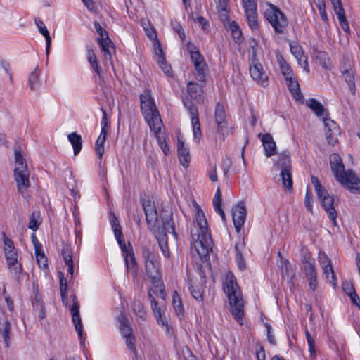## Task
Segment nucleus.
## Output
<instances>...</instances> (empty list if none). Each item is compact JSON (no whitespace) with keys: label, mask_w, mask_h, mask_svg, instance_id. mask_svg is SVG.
<instances>
[{"label":"nucleus","mask_w":360,"mask_h":360,"mask_svg":"<svg viewBox=\"0 0 360 360\" xmlns=\"http://www.w3.org/2000/svg\"><path fill=\"white\" fill-rule=\"evenodd\" d=\"M195 224L191 232L194 247L200 257H206L212 249L213 242L205 214L198 206L196 208Z\"/></svg>","instance_id":"nucleus-1"},{"label":"nucleus","mask_w":360,"mask_h":360,"mask_svg":"<svg viewBox=\"0 0 360 360\" xmlns=\"http://www.w3.org/2000/svg\"><path fill=\"white\" fill-rule=\"evenodd\" d=\"M224 290L227 295L229 310L234 319L240 324H243L244 301L241 290L234 275L229 272L224 281Z\"/></svg>","instance_id":"nucleus-2"},{"label":"nucleus","mask_w":360,"mask_h":360,"mask_svg":"<svg viewBox=\"0 0 360 360\" xmlns=\"http://www.w3.org/2000/svg\"><path fill=\"white\" fill-rule=\"evenodd\" d=\"M330 164L337 181L352 193H360V180L352 171L345 170L344 165L339 155L332 154L330 156Z\"/></svg>","instance_id":"nucleus-3"},{"label":"nucleus","mask_w":360,"mask_h":360,"mask_svg":"<svg viewBox=\"0 0 360 360\" xmlns=\"http://www.w3.org/2000/svg\"><path fill=\"white\" fill-rule=\"evenodd\" d=\"M140 101L143 116L149 125L150 129L158 131L160 127H163V123L150 92L146 91L143 94H141Z\"/></svg>","instance_id":"nucleus-4"},{"label":"nucleus","mask_w":360,"mask_h":360,"mask_svg":"<svg viewBox=\"0 0 360 360\" xmlns=\"http://www.w3.org/2000/svg\"><path fill=\"white\" fill-rule=\"evenodd\" d=\"M142 254L145 260L146 274L150 278L155 288L159 291L160 297L165 299L164 285L160 279V264L155 255L148 248H143Z\"/></svg>","instance_id":"nucleus-5"},{"label":"nucleus","mask_w":360,"mask_h":360,"mask_svg":"<svg viewBox=\"0 0 360 360\" xmlns=\"http://www.w3.org/2000/svg\"><path fill=\"white\" fill-rule=\"evenodd\" d=\"M15 163L14 177L18 191L25 198L27 199V189L30 186L29 179L30 172L27 169L26 160L20 151H15Z\"/></svg>","instance_id":"nucleus-6"},{"label":"nucleus","mask_w":360,"mask_h":360,"mask_svg":"<svg viewBox=\"0 0 360 360\" xmlns=\"http://www.w3.org/2000/svg\"><path fill=\"white\" fill-rule=\"evenodd\" d=\"M269 8L264 11L265 19L273 27L274 32L277 34H283L288 25L286 16L276 6L269 4Z\"/></svg>","instance_id":"nucleus-7"},{"label":"nucleus","mask_w":360,"mask_h":360,"mask_svg":"<svg viewBox=\"0 0 360 360\" xmlns=\"http://www.w3.org/2000/svg\"><path fill=\"white\" fill-rule=\"evenodd\" d=\"M162 230L155 231V237L158 242L159 247L163 254V255L169 258L170 257V252L167 244V236L166 232L172 233L176 236L174 231V222L169 216V219H162Z\"/></svg>","instance_id":"nucleus-8"},{"label":"nucleus","mask_w":360,"mask_h":360,"mask_svg":"<svg viewBox=\"0 0 360 360\" xmlns=\"http://www.w3.org/2000/svg\"><path fill=\"white\" fill-rule=\"evenodd\" d=\"M94 28L99 34L98 41L104 53V59L111 63L112 53L115 52L113 43L108 37V34L98 22H94Z\"/></svg>","instance_id":"nucleus-9"},{"label":"nucleus","mask_w":360,"mask_h":360,"mask_svg":"<svg viewBox=\"0 0 360 360\" xmlns=\"http://www.w3.org/2000/svg\"><path fill=\"white\" fill-rule=\"evenodd\" d=\"M142 206L145 212L148 229L154 232L159 226L158 214L154 202L150 200H143Z\"/></svg>","instance_id":"nucleus-10"},{"label":"nucleus","mask_w":360,"mask_h":360,"mask_svg":"<svg viewBox=\"0 0 360 360\" xmlns=\"http://www.w3.org/2000/svg\"><path fill=\"white\" fill-rule=\"evenodd\" d=\"M246 20L252 30L259 28L256 0H242Z\"/></svg>","instance_id":"nucleus-11"},{"label":"nucleus","mask_w":360,"mask_h":360,"mask_svg":"<svg viewBox=\"0 0 360 360\" xmlns=\"http://www.w3.org/2000/svg\"><path fill=\"white\" fill-rule=\"evenodd\" d=\"M187 48L197 72V79L203 82L207 70V65L205 62L204 58L198 51L195 50V48H194V50L190 49V44L187 45Z\"/></svg>","instance_id":"nucleus-12"},{"label":"nucleus","mask_w":360,"mask_h":360,"mask_svg":"<svg viewBox=\"0 0 360 360\" xmlns=\"http://www.w3.org/2000/svg\"><path fill=\"white\" fill-rule=\"evenodd\" d=\"M318 198L321 202V205L327 212L329 219L335 224L337 218V212L335 209V197L330 195L327 190L323 191L321 195H317Z\"/></svg>","instance_id":"nucleus-13"},{"label":"nucleus","mask_w":360,"mask_h":360,"mask_svg":"<svg viewBox=\"0 0 360 360\" xmlns=\"http://www.w3.org/2000/svg\"><path fill=\"white\" fill-rule=\"evenodd\" d=\"M250 74L252 78L260 85L263 86L268 85V77L264 71L262 64L255 58V55L250 65Z\"/></svg>","instance_id":"nucleus-14"},{"label":"nucleus","mask_w":360,"mask_h":360,"mask_svg":"<svg viewBox=\"0 0 360 360\" xmlns=\"http://www.w3.org/2000/svg\"><path fill=\"white\" fill-rule=\"evenodd\" d=\"M323 123L328 143L330 145L335 146L338 142V138L340 135V127L330 118L323 117Z\"/></svg>","instance_id":"nucleus-15"},{"label":"nucleus","mask_w":360,"mask_h":360,"mask_svg":"<svg viewBox=\"0 0 360 360\" xmlns=\"http://www.w3.org/2000/svg\"><path fill=\"white\" fill-rule=\"evenodd\" d=\"M215 122L217 125V133L222 137L228 134V126L223 105L218 103L215 107Z\"/></svg>","instance_id":"nucleus-16"},{"label":"nucleus","mask_w":360,"mask_h":360,"mask_svg":"<svg viewBox=\"0 0 360 360\" xmlns=\"http://www.w3.org/2000/svg\"><path fill=\"white\" fill-rule=\"evenodd\" d=\"M247 216V210L243 202H240L233 208L232 218L237 233H239L243 227Z\"/></svg>","instance_id":"nucleus-17"},{"label":"nucleus","mask_w":360,"mask_h":360,"mask_svg":"<svg viewBox=\"0 0 360 360\" xmlns=\"http://www.w3.org/2000/svg\"><path fill=\"white\" fill-rule=\"evenodd\" d=\"M72 300V304L70 307V312L72 315V320L74 323L76 331L78 333L79 339L82 340L83 335V326L82 323V319L79 315V304L77 300L75 295L71 296Z\"/></svg>","instance_id":"nucleus-18"},{"label":"nucleus","mask_w":360,"mask_h":360,"mask_svg":"<svg viewBox=\"0 0 360 360\" xmlns=\"http://www.w3.org/2000/svg\"><path fill=\"white\" fill-rule=\"evenodd\" d=\"M177 152L181 165L185 168L188 167L191 160L189 149L179 136L178 137Z\"/></svg>","instance_id":"nucleus-19"},{"label":"nucleus","mask_w":360,"mask_h":360,"mask_svg":"<svg viewBox=\"0 0 360 360\" xmlns=\"http://www.w3.org/2000/svg\"><path fill=\"white\" fill-rule=\"evenodd\" d=\"M264 146L265 154L267 157H271L276 153V145L272 136L270 134L263 135L259 134Z\"/></svg>","instance_id":"nucleus-20"},{"label":"nucleus","mask_w":360,"mask_h":360,"mask_svg":"<svg viewBox=\"0 0 360 360\" xmlns=\"http://www.w3.org/2000/svg\"><path fill=\"white\" fill-rule=\"evenodd\" d=\"M307 105L318 116L323 117L328 115V111L323 105L315 98H309L306 101Z\"/></svg>","instance_id":"nucleus-21"},{"label":"nucleus","mask_w":360,"mask_h":360,"mask_svg":"<svg viewBox=\"0 0 360 360\" xmlns=\"http://www.w3.org/2000/svg\"><path fill=\"white\" fill-rule=\"evenodd\" d=\"M288 87L292 94L293 98L296 101H303V95L300 91V85L296 79L293 77L290 79H285Z\"/></svg>","instance_id":"nucleus-22"},{"label":"nucleus","mask_w":360,"mask_h":360,"mask_svg":"<svg viewBox=\"0 0 360 360\" xmlns=\"http://www.w3.org/2000/svg\"><path fill=\"white\" fill-rule=\"evenodd\" d=\"M187 91L191 99L197 102L202 101V88L198 83L189 82L187 84Z\"/></svg>","instance_id":"nucleus-23"},{"label":"nucleus","mask_w":360,"mask_h":360,"mask_svg":"<svg viewBox=\"0 0 360 360\" xmlns=\"http://www.w3.org/2000/svg\"><path fill=\"white\" fill-rule=\"evenodd\" d=\"M35 24L38 27L39 32L45 37L46 39V53L49 54L50 51V47L51 44V38L49 34V32L48 31L46 25L43 22V21L40 19L36 18L34 20Z\"/></svg>","instance_id":"nucleus-24"},{"label":"nucleus","mask_w":360,"mask_h":360,"mask_svg":"<svg viewBox=\"0 0 360 360\" xmlns=\"http://www.w3.org/2000/svg\"><path fill=\"white\" fill-rule=\"evenodd\" d=\"M106 137L107 130L103 128L101 129V134L98 138L97 139L95 144V150L100 160L101 159L104 153V143L105 142Z\"/></svg>","instance_id":"nucleus-25"},{"label":"nucleus","mask_w":360,"mask_h":360,"mask_svg":"<svg viewBox=\"0 0 360 360\" xmlns=\"http://www.w3.org/2000/svg\"><path fill=\"white\" fill-rule=\"evenodd\" d=\"M149 297L150 298V302H151V308L153 311V313L158 320V322L159 323H161L162 325H166L167 321L165 317L162 315V309L160 307H158V302L155 300V298L152 296V295L149 292Z\"/></svg>","instance_id":"nucleus-26"},{"label":"nucleus","mask_w":360,"mask_h":360,"mask_svg":"<svg viewBox=\"0 0 360 360\" xmlns=\"http://www.w3.org/2000/svg\"><path fill=\"white\" fill-rule=\"evenodd\" d=\"M277 60L279 64L281 71L285 79H290L293 77L292 70L290 66L286 63L284 58L281 55H277Z\"/></svg>","instance_id":"nucleus-27"},{"label":"nucleus","mask_w":360,"mask_h":360,"mask_svg":"<svg viewBox=\"0 0 360 360\" xmlns=\"http://www.w3.org/2000/svg\"><path fill=\"white\" fill-rule=\"evenodd\" d=\"M62 255L63 257L65 264L68 266V273L72 276L74 274V265L71 250L68 246H65L63 248Z\"/></svg>","instance_id":"nucleus-28"},{"label":"nucleus","mask_w":360,"mask_h":360,"mask_svg":"<svg viewBox=\"0 0 360 360\" xmlns=\"http://www.w3.org/2000/svg\"><path fill=\"white\" fill-rule=\"evenodd\" d=\"M162 128L160 127L159 131H155V130H150L152 132L154 133L157 141L161 148L162 150L165 153V155H167L169 153V146L166 141L165 134L162 132Z\"/></svg>","instance_id":"nucleus-29"},{"label":"nucleus","mask_w":360,"mask_h":360,"mask_svg":"<svg viewBox=\"0 0 360 360\" xmlns=\"http://www.w3.org/2000/svg\"><path fill=\"white\" fill-rule=\"evenodd\" d=\"M120 322V330L123 337L132 335V330L129 326V319L124 315L120 314L118 317Z\"/></svg>","instance_id":"nucleus-30"},{"label":"nucleus","mask_w":360,"mask_h":360,"mask_svg":"<svg viewBox=\"0 0 360 360\" xmlns=\"http://www.w3.org/2000/svg\"><path fill=\"white\" fill-rule=\"evenodd\" d=\"M123 257H124L125 265L127 271H131L134 276H136L137 273L136 262L133 251L127 252Z\"/></svg>","instance_id":"nucleus-31"},{"label":"nucleus","mask_w":360,"mask_h":360,"mask_svg":"<svg viewBox=\"0 0 360 360\" xmlns=\"http://www.w3.org/2000/svg\"><path fill=\"white\" fill-rule=\"evenodd\" d=\"M281 176L282 179V184L283 187L288 190L292 189V179L291 174V169H282L281 171Z\"/></svg>","instance_id":"nucleus-32"},{"label":"nucleus","mask_w":360,"mask_h":360,"mask_svg":"<svg viewBox=\"0 0 360 360\" xmlns=\"http://www.w3.org/2000/svg\"><path fill=\"white\" fill-rule=\"evenodd\" d=\"M244 245L245 244L243 242H239L235 245V250L236 252V261L240 270H244L245 269V262L242 255V249L244 248Z\"/></svg>","instance_id":"nucleus-33"},{"label":"nucleus","mask_w":360,"mask_h":360,"mask_svg":"<svg viewBox=\"0 0 360 360\" xmlns=\"http://www.w3.org/2000/svg\"><path fill=\"white\" fill-rule=\"evenodd\" d=\"M68 140L71 143L73 149L74 154L77 155L82 149V137L77 133L73 132L68 135Z\"/></svg>","instance_id":"nucleus-34"},{"label":"nucleus","mask_w":360,"mask_h":360,"mask_svg":"<svg viewBox=\"0 0 360 360\" xmlns=\"http://www.w3.org/2000/svg\"><path fill=\"white\" fill-rule=\"evenodd\" d=\"M302 263L303 268L307 278L317 276L315 264L312 260L304 258Z\"/></svg>","instance_id":"nucleus-35"},{"label":"nucleus","mask_w":360,"mask_h":360,"mask_svg":"<svg viewBox=\"0 0 360 360\" xmlns=\"http://www.w3.org/2000/svg\"><path fill=\"white\" fill-rule=\"evenodd\" d=\"M217 9L223 20L229 18V0H218Z\"/></svg>","instance_id":"nucleus-36"},{"label":"nucleus","mask_w":360,"mask_h":360,"mask_svg":"<svg viewBox=\"0 0 360 360\" xmlns=\"http://www.w3.org/2000/svg\"><path fill=\"white\" fill-rule=\"evenodd\" d=\"M277 169H290V158L288 154L281 153L278 156V159L276 162Z\"/></svg>","instance_id":"nucleus-37"},{"label":"nucleus","mask_w":360,"mask_h":360,"mask_svg":"<svg viewBox=\"0 0 360 360\" xmlns=\"http://www.w3.org/2000/svg\"><path fill=\"white\" fill-rule=\"evenodd\" d=\"M343 77L347 84L349 91L352 93H355V82L354 75L352 70H345L343 72Z\"/></svg>","instance_id":"nucleus-38"},{"label":"nucleus","mask_w":360,"mask_h":360,"mask_svg":"<svg viewBox=\"0 0 360 360\" xmlns=\"http://www.w3.org/2000/svg\"><path fill=\"white\" fill-rule=\"evenodd\" d=\"M41 221L40 219V213L39 211H34L30 216L28 228L35 231L38 229Z\"/></svg>","instance_id":"nucleus-39"},{"label":"nucleus","mask_w":360,"mask_h":360,"mask_svg":"<svg viewBox=\"0 0 360 360\" xmlns=\"http://www.w3.org/2000/svg\"><path fill=\"white\" fill-rule=\"evenodd\" d=\"M59 278H60V292L62 302H63V303L65 306H67V304H68V296H67L68 284H67V281L64 278V276H63L62 273H60Z\"/></svg>","instance_id":"nucleus-40"},{"label":"nucleus","mask_w":360,"mask_h":360,"mask_svg":"<svg viewBox=\"0 0 360 360\" xmlns=\"http://www.w3.org/2000/svg\"><path fill=\"white\" fill-rule=\"evenodd\" d=\"M39 71L38 69H34L30 75L28 82L30 88L32 90H37L39 86Z\"/></svg>","instance_id":"nucleus-41"},{"label":"nucleus","mask_w":360,"mask_h":360,"mask_svg":"<svg viewBox=\"0 0 360 360\" xmlns=\"http://www.w3.org/2000/svg\"><path fill=\"white\" fill-rule=\"evenodd\" d=\"M191 123H192V126H193V133L194 140L196 142H199L201 139L202 133H201L198 116H195L194 117H191Z\"/></svg>","instance_id":"nucleus-42"},{"label":"nucleus","mask_w":360,"mask_h":360,"mask_svg":"<svg viewBox=\"0 0 360 360\" xmlns=\"http://www.w3.org/2000/svg\"><path fill=\"white\" fill-rule=\"evenodd\" d=\"M323 274L327 281H328L333 286L336 285V277L332 267V265L322 267Z\"/></svg>","instance_id":"nucleus-43"},{"label":"nucleus","mask_w":360,"mask_h":360,"mask_svg":"<svg viewBox=\"0 0 360 360\" xmlns=\"http://www.w3.org/2000/svg\"><path fill=\"white\" fill-rule=\"evenodd\" d=\"M132 309L134 312L141 319H146V311L144 309V307L142 304V302L140 300H135L132 305H131Z\"/></svg>","instance_id":"nucleus-44"},{"label":"nucleus","mask_w":360,"mask_h":360,"mask_svg":"<svg viewBox=\"0 0 360 360\" xmlns=\"http://www.w3.org/2000/svg\"><path fill=\"white\" fill-rule=\"evenodd\" d=\"M8 268L13 277H18L22 273V265L16 260V262L10 264V262H7Z\"/></svg>","instance_id":"nucleus-45"},{"label":"nucleus","mask_w":360,"mask_h":360,"mask_svg":"<svg viewBox=\"0 0 360 360\" xmlns=\"http://www.w3.org/2000/svg\"><path fill=\"white\" fill-rule=\"evenodd\" d=\"M6 347H8L11 333V323L8 319H5L3 323V329L1 330Z\"/></svg>","instance_id":"nucleus-46"},{"label":"nucleus","mask_w":360,"mask_h":360,"mask_svg":"<svg viewBox=\"0 0 360 360\" xmlns=\"http://www.w3.org/2000/svg\"><path fill=\"white\" fill-rule=\"evenodd\" d=\"M174 308L177 315H181L184 312V307L181 300L176 292H174L172 297Z\"/></svg>","instance_id":"nucleus-47"},{"label":"nucleus","mask_w":360,"mask_h":360,"mask_svg":"<svg viewBox=\"0 0 360 360\" xmlns=\"http://www.w3.org/2000/svg\"><path fill=\"white\" fill-rule=\"evenodd\" d=\"M307 344L309 346V351L310 353V357L314 358L316 356V346L314 338L311 335L308 330L305 332Z\"/></svg>","instance_id":"nucleus-48"},{"label":"nucleus","mask_w":360,"mask_h":360,"mask_svg":"<svg viewBox=\"0 0 360 360\" xmlns=\"http://www.w3.org/2000/svg\"><path fill=\"white\" fill-rule=\"evenodd\" d=\"M35 254L39 266L44 268L47 267V258L44 252H42L41 249H39L37 245Z\"/></svg>","instance_id":"nucleus-49"},{"label":"nucleus","mask_w":360,"mask_h":360,"mask_svg":"<svg viewBox=\"0 0 360 360\" xmlns=\"http://www.w3.org/2000/svg\"><path fill=\"white\" fill-rule=\"evenodd\" d=\"M312 202H313V194H312L311 191L307 188L304 203V205H305L307 210L309 212H310L311 214L313 213Z\"/></svg>","instance_id":"nucleus-50"},{"label":"nucleus","mask_w":360,"mask_h":360,"mask_svg":"<svg viewBox=\"0 0 360 360\" xmlns=\"http://www.w3.org/2000/svg\"><path fill=\"white\" fill-rule=\"evenodd\" d=\"M4 252L7 262H10V264H12L13 262L18 260L17 252L15 248H11L10 250L8 248H4Z\"/></svg>","instance_id":"nucleus-51"},{"label":"nucleus","mask_w":360,"mask_h":360,"mask_svg":"<svg viewBox=\"0 0 360 360\" xmlns=\"http://www.w3.org/2000/svg\"><path fill=\"white\" fill-rule=\"evenodd\" d=\"M316 58L318 60H319V63L324 68H328L329 66V60L328 58V55L324 51H319L316 56Z\"/></svg>","instance_id":"nucleus-52"},{"label":"nucleus","mask_w":360,"mask_h":360,"mask_svg":"<svg viewBox=\"0 0 360 360\" xmlns=\"http://www.w3.org/2000/svg\"><path fill=\"white\" fill-rule=\"evenodd\" d=\"M341 27L345 32H349V22L346 19L345 11L336 14Z\"/></svg>","instance_id":"nucleus-53"},{"label":"nucleus","mask_w":360,"mask_h":360,"mask_svg":"<svg viewBox=\"0 0 360 360\" xmlns=\"http://www.w3.org/2000/svg\"><path fill=\"white\" fill-rule=\"evenodd\" d=\"M189 289L193 298H195L198 301H202V292L200 288H196L195 286L190 285Z\"/></svg>","instance_id":"nucleus-54"},{"label":"nucleus","mask_w":360,"mask_h":360,"mask_svg":"<svg viewBox=\"0 0 360 360\" xmlns=\"http://www.w3.org/2000/svg\"><path fill=\"white\" fill-rule=\"evenodd\" d=\"M117 243L122 251L123 256H124V254L127 253V252H131L132 248L131 247L130 244H129V247H127L125 241L123 238L122 233H121L120 237H115Z\"/></svg>","instance_id":"nucleus-55"},{"label":"nucleus","mask_w":360,"mask_h":360,"mask_svg":"<svg viewBox=\"0 0 360 360\" xmlns=\"http://www.w3.org/2000/svg\"><path fill=\"white\" fill-rule=\"evenodd\" d=\"M318 259L321 268L331 265L330 259L325 252H320L319 253Z\"/></svg>","instance_id":"nucleus-56"},{"label":"nucleus","mask_w":360,"mask_h":360,"mask_svg":"<svg viewBox=\"0 0 360 360\" xmlns=\"http://www.w3.org/2000/svg\"><path fill=\"white\" fill-rule=\"evenodd\" d=\"M311 183L313 184L316 195H321V193L326 190L322 185L321 184L319 179L314 176H311Z\"/></svg>","instance_id":"nucleus-57"},{"label":"nucleus","mask_w":360,"mask_h":360,"mask_svg":"<svg viewBox=\"0 0 360 360\" xmlns=\"http://www.w3.org/2000/svg\"><path fill=\"white\" fill-rule=\"evenodd\" d=\"M155 55H156V60L157 63H163L165 62V55L163 50L161 48L160 44L158 42L155 44Z\"/></svg>","instance_id":"nucleus-58"},{"label":"nucleus","mask_w":360,"mask_h":360,"mask_svg":"<svg viewBox=\"0 0 360 360\" xmlns=\"http://www.w3.org/2000/svg\"><path fill=\"white\" fill-rule=\"evenodd\" d=\"M290 47L291 53L295 57L297 60L302 57V55H304L302 49L300 46L290 44Z\"/></svg>","instance_id":"nucleus-59"},{"label":"nucleus","mask_w":360,"mask_h":360,"mask_svg":"<svg viewBox=\"0 0 360 360\" xmlns=\"http://www.w3.org/2000/svg\"><path fill=\"white\" fill-rule=\"evenodd\" d=\"M111 225L113 229L115 237H120L122 232L121 226L118 222L117 219L113 216L111 219Z\"/></svg>","instance_id":"nucleus-60"},{"label":"nucleus","mask_w":360,"mask_h":360,"mask_svg":"<svg viewBox=\"0 0 360 360\" xmlns=\"http://www.w3.org/2000/svg\"><path fill=\"white\" fill-rule=\"evenodd\" d=\"M126 340V345L127 346V347L131 350L132 351V352L135 354V356L137 355L136 354V347H135V338L134 336H133L132 335H129V336H126L124 337Z\"/></svg>","instance_id":"nucleus-61"},{"label":"nucleus","mask_w":360,"mask_h":360,"mask_svg":"<svg viewBox=\"0 0 360 360\" xmlns=\"http://www.w3.org/2000/svg\"><path fill=\"white\" fill-rule=\"evenodd\" d=\"M184 105L189 111L191 117L198 116V110L197 107L191 101H184Z\"/></svg>","instance_id":"nucleus-62"},{"label":"nucleus","mask_w":360,"mask_h":360,"mask_svg":"<svg viewBox=\"0 0 360 360\" xmlns=\"http://www.w3.org/2000/svg\"><path fill=\"white\" fill-rule=\"evenodd\" d=\"M282 271H285V273L288 275L291 276L292 277L295 276V274L293 272V270L292 269L291 265L289 264L288 260H285L284 262L281 261V264L280 266Z\"/></svg>","instance_id":"nucleus-63"},{"label":"nucleus","mask_w":360,"mask_h":360,"mask_svg":"<svg viewBox=\"0 0 360 360\" xmlns=\"http://www.w3.org/2000/svg\"><path fill=\"white\" fill-rule=\"evenodd\" d=\"M209 179L212 182H215L218 180L217 174V166L216 165H210L207 171Z\"/></svg>","instance_id":"nucleus-64"}]
</instances>
